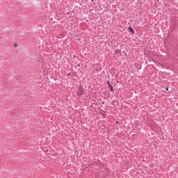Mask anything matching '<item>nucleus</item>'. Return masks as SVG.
I'll list each match as a JSON object with an SVG mask.
<instances>
[{"label": "nucleus", "instance_id": "6", "mask_svg": "<svg viewBox=\"0 0 178 178\" xmlns=\"http://www.w3.org/2000/svg\"><path fill=\"white\" fill-rule=\"evenodd\" d=\"M116 123H119V122L117 121Z\"/></svg>", "mask_w": 178, "mask_h": 178}, {"label": "nucleus", "instance_id": "2", "mask_svg": "<svg viewBox=\"0 0 178 178\" xmlns=\"http://www.w3.org/2000/svg\"><path fill=\"white\" fill-rule=\"evenodd\" d=\"M129 31H130L131 33H134V30H133V28H131V27L129 28Z\"/></svg>", "mask_w": 178, "mask_h": 178}, {"label": "nucleus", "instance_id": "7", "mask_svg": "<svg viewBox=\"0 0 178 178\" xmlns=\"http://www.w3.org/2000/svg\"><path fill=\"white\" fill-rule=\"evenodd\" d=\"M15 47H17V45H16V44H15Z\"/></svg>", "mask_w": 178, "mask_h": 178}, {"label": "nucleus", "instance_id": "3", "mask_svg": "<svg viewBox=\"0 0 178 178\" xmlns=\"http://www.w3.org/2000/svg\"><path fill=\"white\" fill-rule=\"evenodd\" d=\"M109 87H110V89H111V91L112 92H113V87L112 86V85L109 84Z\"/></svg>", "mask_w": 178, "mask_h": 178}, {"label": "nucleus", "instance_id": "4", "mask_svg": "<svg viewBox=\"0 0 178 178\" xmlns=\"http://www.w3.org/2000/svg\"><path fill=\"white\" fill-rule=\"evenodd\" d=\"M166 91H169V88H166Z\"/></svg>", "mask_w": 178, "mask_h": 178}, {"label": "nucleus", "instance_id": "1", "mask_svg": "<svg viewBox=\"0 0 178 178\" xmlns=\"http://www.w3.org/2000/svg\"><path fill=\"white\" fill-rule=\"evenodd\" d=\"M115 54H116V55H117L118 56H120V50H117V51H115Z\"/></svg>", "mask_w": 178, "mask_h": 178}, {"label": "nucleus", "instance_id": "5", "mask_svg": "<svg viewBox=\"0 0 178 178\" xmlns=\"http://www.w3.org/2000/svg\"><path fill=\"white\" fill-rule=\"evenodd\" d=\"M108 86H109V84H111V83H109V81H108Z\"/></svg>", "mask_w": 178, "mask_h": 178}]
</instances>
